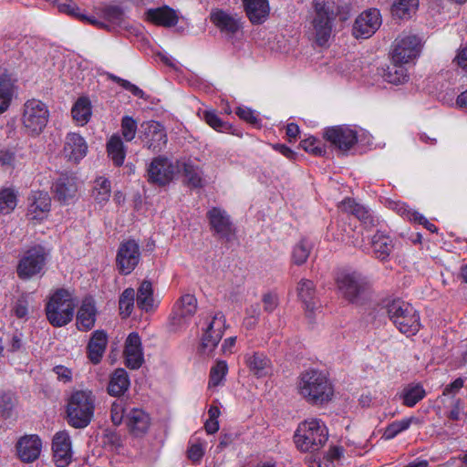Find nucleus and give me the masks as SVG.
<instances>
[{"instance_id": "f257e3e1", "label": "nucleus", "mask_w": 467, "mask_h": 467, "mask_svg": "<svg viewBox=\"0 0 467 467\" xmlns=\"http://www.w3.org/2000/svg\"><path fill=\"white\" fill-rule=\"evenodd\" d=\"M312 8L307 35L317 46L324 47L331 38L336 17L339 16L341 21H346L348 16L341 14L332 0H313Z\"/></svg>"}, {"instance_id": "f03ea898", "label": "nucleus", "mask_w": 467, "mask_h": 467, "mask_svg": "<svg viewBox=\"0 0 467 467\" xmlns=\"http://www.w3.org/2000/svg\"><path fill=\"white\" fill-rule=\"evenodd\" d=\"M296 389L298 394L311 405H324L334 396V388L325 373L309 369L300 374Z\"/></svg>"}, {"instance_id": "7ed1b4c3", "label": "nucleus", "mask_w": 467, "mask_h": 467, "mask_svg": "<svg viewBox=\"0 0 467 467\" xmlns=\"http://www.w3.org/2000/svg\"><path fill=\"white\" fill-rule=\"evenodd\" d=\"M96 397L89 389L71 393L67 405V422L76 429L87 427L94 415Z\"/></svg>"}, {"instance_id": "20e7f679", "label": "nucleus", "mask_w": 467, "mask_h": 467, "mask_svg": "<svg viewBox=\"0 0 467 467\" xmlns=\"http://www.w3.org/2000/svg\"><path fill=\"white\" fill-rule=\"evenodd\" d=\"M295 443L301 451H316L327 441L328 432L325 423L317 418H308L297 426Z\"/></svg>"}, {"instance_id": "39448f33", "label": "nucleus", "mask_w": 467, "mask_h": 467, "mask_svg": "<svg viewBox=\"0 0 467 467\" xmlns=\"http://www.w3.org/2000/svg\"><path fill=\"white\" fill-rule=\"evenodd\" d=\"M387 313L400 333L410 337L420 331L421 327L420 314L411 304L400 298L394 299L388 304Z\"/></svg>"}, {"instance_id": "423d86ee", "label": "nucleus", "mask_w": 467, "mask_h": 467, "mask_svg": "<svg viewBox=\"0 0 467 467\" xmlns=\"http://www.w3.org/2000/svg\"><path fill=\"white\" fill-rule=\"evenodd\" d=\"M75 301L71 293L65 289L57 290L46 306L47 320L54 327H64L68 324L74 316Z\"/></svg>"}, {"instance_id": "0eeeda50", "label": "nucleus", "mask_w": 467, "mask_h": 467, "mask_svg": "<svg viewBox=\"0 0 467 467\" xmlns=\"http://www.w3.org/2000/svg\"><path fill=\"white\" fill-rule=\"evenodd\" d=\"M181 171V161H173L165 156H158L147 166V180L150 183L163 187L171 183Z\"/></svg>"}, {"instance_id": "6e6552de", "label": "nucleus", "mask_w": 467, "mask_h": 467, "mask_svg": "<svg viewBox=\"0 0 467 467\" xmlns=\"http://www.w3.org/2000/svg\"><path fill=\"white\" fill-rule=\"evenodd\" d=\"M420 39L415 35L399 36L391 46L390 57L394 64H408L419 57Z\"/></svg>"}, {"instance_id": "1a4fd4ad", "label": "nucleus", "mask_w": 467, "mask_h": 467, "mask_svg": "<svg viewBox=\"0 0 467 467\" xmlns=\"http://www.w3.org/2000/svg\"><path fill=\"white\" fill-rule=\"evenodd\" d=\"M339 293L349 302H358L368 288L364 277L356 272H341L337 277Z\"/></svg>"}, {"instance_id": "9d476101", "label": "nucleus", "mask_w": 467, "mask_h": 467, "mask_svg": "<svg viewBox=\"0 0 467 467\" xmlns=\"http://www.w3.org/2000/svg\"><path fill=\"white\" fill-rule=\"evenodd\" d=\"M197 310V300L193 295L182 296L173 306L170 317V327L173 332L182 330Z\"/></svg>"}, {"instance_id": "9b49d317", "label": "nucleus", "mask_w": 467, "mask_h": 467, "mask_svg": "<svg viewBox=\"0 0 467 467\" xmlns=\"http://www.w3.org/2000/svg\"><path fill=\"white\" fill-rule=\"evenodd\" d=\"M47 252L41 245H36L26 251L19 261L17 274L21 278H30L42 271Z\"/></svg>"}, {"instance_id": "f8f14e48", "label": "nucleus", "mask_w": 467, "mask_h": 467, "mask_svg": "<svg viewBox=\"0 0 467 467\" xmlns=\"http://www.w3.org/2000/svg\"><path fill=\"white\" fill-rule=\"evenodd\" d=\"M140 261L139 244L132 239L122 242L116 255V266L121 275H130Z\"/></svg>"}, {"instance_id": "ddd939ff", "label": "nucleus", "mask_w": 467, "mask_h": 467, "mask_svg": "<svg viewBox=\"0 0 467 467\" xmlns=\"http://www.w3.org/2000/svg\"><path fill=\"white\" fill-rule=\"evenodd\" d=\"M140 132L144 146L153 152H159L166 146L167 134L160 122L154 119L143 121Z\"/></svg>"}, {"instance_id": "4468645a", "label": "nucleus", "mask_w": 467, "mask_h": 467, "mask_svg": "<svg viewBox=\"0 0 467 467\" xmlns=\"http://www.w3.org/2000/svg\"><path fill=\"white\" fill-rule=\"evenodd\" d=\"M324 139L341 151H348L358 142L357 131L348 126H334L325 129Z\"/></svg>"}, {"instance_id": "2eb2a0df", "label": "nucleus", "mask_w": 467, "mask_h": 467, "mask_svg": "<svg viewBox=\"0 0 467 467\" xmlns=\"http://www.w3.org/2000/svg\"><path fill=\"white\" fill-rule=\"evenodd\" d=\"M381 16L379 10L371 8L361 13L355 20L352 33L356 38H368L379 28Z\"/></svg>"}, {"instance_id": "dca6fc26", "label": "nucleus", "mask_w": 467, "mask_h": 467, "mask_svg": "<svg viewBox=\"0 0 467 467\" xmlns=\"http://www.w3.org/2000/svg\"><path fill=\"white\" fill-rule=\"evenodd\" d=\"M208 216L211 230L220 239L230 242L235 238L236 229L224 210L213 208L209 212Z\"/></svg>"}, {"instance_id": "f3484780", "label": "nucleus", "mask_w": 467, "mask_h": 467, "mask_svg": "<svg viewBox=\"0 0 467 467\" xmlns=\"http://www.w3.org/2000/svg\"><path fill=\"white\" fill-rule=\"evenodd\" d=\"M51 198L46 192H32L27 198L26 217L31 221H42L50 212Z\"/></svg>"}, {"instance_id": "a211bd4d", "label": "nucleus", "mask_w": 467, "mask_h": 467, "mask_svg": "<svg viewBox=\"0 0 467 467\" xmlns=\"http://www.w3.org/2000/svg\"><path fill=\"white\" fill-rule=\"evenodd\" d=\"M18 458L23 462H33L40 456L42 441L36 434L22 436L16 444Z\"/></svg>"}, {"instance_id": "6ab92c4d", "label": "nucleus", "mask_w": 467, "mask_h": 467, "mask_svg": "<svg viewBox=\"0 0 467 467\" xmlns=\"http://www.w3.org/2000/svg\"><path fill=\"white\" fill-rule=\"evenodd\" d=\"M52 450L54 462L57 467H67L71 462V441L67 431H59L55 434Z\"/></svg>"}, {"instance_id": "aec40b11", "label": "nucleus", "mask_w": 467, "mask_h": 467, "mask_svg": "<svg viewBox=\"0 0 467 467\" xmlns=\"http://www.w3.org/2000/svg\"><path fill=\"white\" fill-rule=\"evenodd\" d=\"M88 153V144L78 133H68L63 148L64 157L74 163H78Z\"/></svg>"}, {"instance_id": "412c9836", "label": "nucleus", "mask_w": 467, "mask_h": 467, "mask_svg": "<svg viewBox=\"0 0 467 467\" xmlns=\"http://www.w3.org/2000/svg\"><path fill=\"white\" fill-rule=\"evenodd\" d=\"M98 310L92 297H85L76 315V326L80 331L93 328L97 319Z\"/></svg>"}, {"instance_id": "4be33fe9", "label": "nucleus", "mask_w": 467, "mask_h": 467, "mask_svg": "<svg viewBox=\"0 0 467 467\" xmlns=\"http://www.w3.org/2000/svg\"><path fill=\"white\" fill-rule=\"evenodd\" d=\"M124 357L126 365L131 369L139 368L143 363L141 340L137 333H130L125 342Z\"/></svg>"}, {"instance_id": "5701e85b", "label": "nucleus", "mask_w": 467, "mask_h": 467, "mask_svg": "<svg viewBox=\"0 0 467 467\" xmlns=\"http://www.w3.org/2000/svg\"><path fill=\"white\" fill-rule=\"evenodd\" d=\"M244 360L250 373L256 378H263L271 372V360L259 351H249L244 354Z\"/></svg>"}, {"instance_id": "b1692460", "label": "nucleus", "mask_w": 467, "mask_h": 467, "mask_svg": "<svg viewBox=\"0 0 467 467\" xmlns=\"http://www.w3.org/2000/svg\"><path fill=\"white\" fill-rule=\"evenodd\" d=\"M126 425L134 436L145 434L150 425V415L141 409H130L126 414Z\"/></svg>"}, {"instance_id": "393cba45", "label": "nucleus", "mask_w": 467, "mask_h": 467, "mask_svg": "<svg viewBox=\"0 0 467 467\" xmlns=\"http://www.w3.org/2000/svg\"><path fill=\"white\" fill-rule=\"evenodd\" d=\"M55 197L63 203L71 202L77 194V181L73 175L62 174L54 183Z\"/></svg>"}, {"instance_id": "a878e982", "label": "nucleus", "mask_w": 467, "mask_h": 467, "mask_svg": "<svg viewBox=\"0 0 467 467\" xmlns=\"http://www.w3.org/2000/svg\"><path fill=\"white\" fill-rule=\"evenodd\" d=\"M145 16L150 23L163 27L174 26L179 21L177 12L168 5L149 9L145 13Z\"/></svg>"}, {"instance_id": "bb28decb", "label": "nucleus", "mask_w": 467, "mask_h": 467, "mask_svg": "<svg viewBox=\"0 0 467 467\" xmlns=\"http://www.w3.org/2000/svg\"><path fill=\"white\" fill-rule=\"evenodd\" d=\"M245 14L254 25L263 24L268 17L270 6L268 0H242Z\"/></svg>"}, {"instance_id": "cd10ccee", "label": "nucleus", "mask_w": 467, "mask_h": 467, "mask_svg": "<svg viewBox=\"0 0 467 467\" xmlns=\"http://www.w3.org/2000/svg\"><path fill=\"white\" fill-rule=\"evenodd\" d=\"M16 93V79L7 73L0 75V114L8 109Z\"/></svg>"}, {"instance_id": "c85d7f7f", "label": "nucleus", "mask_w": 467, "mask_h": 467, "mask_svg": "<svg viewBox=\"0 0 467 467\" xmlns=\"http://www.w3.org/2000/svg\"><path fill=\"white\" fill-rule=\"evenodd\" d=\"M108 344V336L103 330H96L88 341V358L93 364H99L104 355Z\"/></svg>"}, {"instance_id": "c756f323", "label": "nucleus", "mask_w": 467, "mask_h": 467, "mask_svg": "<svg viewBox=\"0 0 467 467\" xmlns=\"http://www.w3.org/2000/svg\"><path fill=\"white\" fill-rule=\"evenodd\" d=\"M296 294L306 311L313 312L317 308L316 287L313 281L301 279L296 285Z\"/></svg>"}, {"instance_id": "7c9ffc66", "label": "nucleus", "mask_w": 467, "mask_h": 467, "mask_svg": "<svg viewBox=\"0 0 467 467\" xmlns=\"http://www.w3.org/2000/svg\"><path fill=\"white\" fill-rule=\"evenodd\" d=\"M211 21L222 31L227 34H234L241 28L240 19L222 10L211 13Z\"/></svg>"}, {"instance_id": "2f4dec72", "label": "nucleus", "mask_w": 467, "mask_h": 467, "mask_svg": "<svg viewBox=\"0 0 467 467\" xmlns=\"http://www.w3.org/2000/svg\"><path fill=\"white\" fill-rule=\"evenodd\" d=\"M130 387L128 373L123 368L116 369L109 378L108 393L110 396L119 397L124 394Z\"/></svg>"}, {"instance_id": "473e14b6", "label": "nucleus", "mask_w": 467, "mask_h": 467, "mask_svg": "<svg viewBox=\"0 0 467 467\" xmlns=\"http://www.w3.org/2000/svg\"><path fill=\"white\" fill-rule=\"evenodd\" d=\"M225 327V319L221 312L214 314L212 321L206 327V348L209 343L214 347L223 337Z\"/></svg>"}, {"instance_id": "72a5a7b5", "label": "nucleus", "mask_w": 467, "mask_h": 467, "mask_svg": "<svg viewBox=\"0 0 467 467\" xmlns=\"http://www.w3.org/2000/svg\"><path fill=\"white\" fill-rule=\"evenodd\" d=\"M109 158L117 167L123 165L126 158V148L123 141L118 134L112 135L106 145Z\"/></svg>"}, {"instance_id": "f704fd0d", "label": "nucleus", "mask_w": 467, "mask_h": 467, "mask_svg": "<svg viewBox=\"0 0 467 467\" xmlns=\"http://www.w3.org/2000/svg\"><path fill=\"white\" fill-rule=\"evenodd\" d=\"M419 0H395L391 5V16L395 19L409 20L416 13Z\"/></svg>"}, {"instance_id": "c9c22d12", "label": "nucleus", "mask_w": 467, "mask_h": 467, "mask_svg": "<svg viewBox=\"0 0 467 467\" xmlns=\"http://www.w3.org/2000/svg\"><path fill=\"white\" fill-rule=\"evenodd\" d=\"M426 391L422 385L409 384L403 388V389L398 394L399 399L401 400L402 404L406 407L412 408L419 401L424 399Z\"/></svg>"}, {"instance_id": "e433bc0d", "label": "nucleus", "mask_w": 467, "mask_h": 467, "mask_svg": "<svg viewBox=\"0 0 467 467\" xmlns=\"http://www.w3.org/2000/svg\"><path fill=\"white\" fill-rule=\"evenodd\" d=\"M371 245L376 257L380 260L386 259L394 247L391 238L382 232H377L373 235Z\"/></svg>"}, {"instance_id": "4c0bfd02", "label": "nucleus", "mask_w": 467, "mask_h": 467, "mask_svg": "<svg viewBox=\"0 0 467 467\" xmlns=\"http://www.w3.org/2000/svg\"><path fill=\"white\" fill-rule=\"evenodd\" d=\"M228 373V364L224 360H216L210 368L208 389H214L223 386Z\"/></svg>"}, {"instance_id": "58836bf2", "label": "nucleus", "mask_w": 467, "mask_h": 467, "mask_svg": "<svg viewBox=\"0 0 467 467\" xmlns=\"http://www.w3.org/2000/svg\"><path fill=\"white\" fill-rule=\"evenodd\" d=\"M138 306L145 311L152 309L154 304L152 285L149 281H143L137 293Z\"/></svg>"}, {"instance_id": "ea45409f", "label": "nucleus", "mask_w": 467, "mask_h": 467, "mask_svg": "<svg viewBox=\"0 0 467 467\" xmlns=\"http://www.w3.org/2000/svg\"><path fill=\"white\" fill-rule=\"evenodd\" d=\"M417 422L418 420L415 417H410L400 420H395L386 427L383 432V438L385 440H391L400 432L407 431L412 423Z\"/></svg>"}, {"instance_id": "a19ab883", "label": "nucleus", "mask_w": 467, "mask_h": 467, "mask_svg": "<svg viewBox=\"0 0 467 467\" xmlns=\"http://www.w3.org/2000/svg\"><path fill=\"white\" fill-rule=\"evenodd\" d=\"M182 170H183L185 182L191 188H199L202 186L201 170L191 161H182Z\"/></svg>"}, {"instance_id": "79ce46f5", "label": "nucleus", "mask_w": 467, "mask_h": 467, "mask_svg": "<svg viewBox=\"0 0 467 467\" xmlns=\"http://www.w3.org/2000/svg\"><path fill=\"white\" fill-rule=\"evenodd\" d=\"M403 64H394L388 67L384 78L391 84L399 85L406 82L409 78L407 70L402 67Z\"/></svg>"}, {"instance_id": "37998d69", "label": "nucleus", "mask_w": 467, "mask_h": 467, "mask_svg": "<svg viewBox=\"0 0 467 467\" xmlns=\"http://www.w3.org/2000/svg\"><path fill=\"white\" fill-rule=\"evenodd\" d=\"M47 106L41 100L28 99L24 105V117H48Z\"/></svg>"}, {"instance_id": "c03bdc74", "label": "nucleus", "mask_w": 467, "mask_h": 467, "mask_svg": "<svg viewBox=\"0 0 467 467\" xmlns=\"http://www.w3.org/2000/svg\"><path fill=\"white\" fill-rule=\"evenodd\" d=\"M17 204V196L13 189L5 188L0 191V213H10Z\"/></svg>"}, {"instance_id": "a18cd8bd", "label": "nucleus", "mask_w": 467, "mask_h": 467, "mask_svg": "<svg viewBox=\"0 0 467 467\" xmlns=\"http://www.w3.org/2000/svg\"><path fill=\"white\" fill-rule=\"evenodd\" d=\"M110 182L108 179L99 177L95 181L93 188V196L98 202L109 201L110 197Z\"/></svg>"}, {"instance_id": "49530a36", "label": "nucleus", "mask_w": 467, "mask_h": 467, "mask_svg": "<svg viewBox=\"0 0 467 467\" xmlns=\"http://www.w3.org/2000/svg\"><path fill=\"white\" fill-rule=\"evenodd\" d=\"M310 251L311 245L306 240L299 241L293 248L292 262L296 265L305 264L310 254Z\"/></svg>"}, {"instance_id": "de8ad7c7", "label": "nucleus", "mask_w": 467, "mask_h": 467, "mask_svg": "<svg viewBox=\"0 0 467 467\" xmlns=\"http://www.w3.org/2000/svg\"><path fill=\"white\" fill-rule=\"evenodd\" d=\"M135 300V291L133 288H127L123 291L119 297V306L120 315L128 317L133 309Z\"/></svg>"}, {"instance_id": "09e8293b", "label": "nucleus", "mask_w": 467, "mask_h": 467, "mask_svg": "<svg viewBox=\"0 0 467 467\" xmlns=\"http://www.w3.org/2000/svg\"><path fill=\"white\" fill-rule=\"evenodd\" d=\"M388 207L410 222L414 221V217H416L419 213L410 209L406 203L400 201H388Z\"/></svg>"}, {"instance_id": "8fccbe9b", "label": "nucleus", "mask_w": 467, "mask_h": 467, "mask_svg": "<svg viewBox=\"0 0 467 467\" xmlns=\"http://www.w3.org/2000/svg\"><path fill=\"white\" fill-rule=\"evenodd\" d=\"M91 113V102L87 97L79 98L71 109V117H90Z\"/></svg>"}, {"instance_id": "3c124183", "label": "nucleus", "mask_w": 467, "mask_h": 467, "mask_svg": "<svg viewBox=\"0 0 467 467\" xmlns=\"http://www.w3.org/2000/svg\"><path fill=\"white\" fill-rule=\"evenodd\" d=\"M103 14L107 20L119 26L123 23L125 18L124 10L119 5H107Z\"/></svg>"}, {"instance_id": "603ef678", "label": "nucleus", "mask_w": 467, "mask_h": 467, "mask_svg": "<svg viewBox=\"0 0 467 467\" xmlns=\"http://www.w3.org/2000/svg\"><path fill=\"white\" fill-rule=\"evenodd\" d=\"M300 146L304 150L310 152L316 156H322L326 152L325 148L314 137L303 140L300 142Z\"/></svg>"}, {"instance_id": "864d4df0", "label": "nucleus", "mask_w": 467, "mask_h": 467, "mask_svg": "<svg viewBox=\"0 0 467 467\" xmlns=\"http://www.w3.org/2000/svg\"><path fill=\"white\" fill-rule=\"evenodd\" d=\"M26 132L30 135L39 134L47 125V119H23Z\"/></svg>"}, {"instance_id": "5fc2aeb1", "label": "nucleus", "mask_w": 467, "mask_h": 467, "mask_svg": "<svg viewBox=\"0 0 467 467\" xmlns=\"http://www.w3.org/2000/svg\"><path fill=\"white\" fill-rule=\"evenodd\" d=\"M208 414L209 420H206V433L213 434L219 430L218 418L221 410L218 406H211Z\"/></svg>"}, {"instance_id": "6e6d98bb", "label": "nucleus", "mask_w": 467, "mask_h": 467, "mask_svg": "<svg viewBox=\"0 0 467 467\" xmlns=\"http://www.w3.org/2000/svg\"><path fill=\"white\" fill-rule=\"evenodd\" d=\"M111 420L115 425H119L127 414L125 403L123 400H116L111 405L110 410Z\"/></svg>"}, {"instance_id": "4d7b16f0", "label": "nucleus", "mask_w": 467, "mask_h": 467, "mask_svg": "<svg viewBox=\"0 0 467 467\" xmlns=\"http://www.w3.org/2000/svg\"><path fill=\"white\" fill-rule=\"evenodd\" d=\"M137 132V123L134 119H122L121 133L126 141H130L135 138Z\"/></svg>"}, {"instance_id": "13d9d810", "label": "nucleus", "mask_w": 467, "mask_h": 467, "mask_svg": "<svg viewBox=\"0 0 467 467\" xmlns=\"http://www.w3.org/2000/svg\"><path fill=\"white\" fill-rule=\"evenodd\" d=\"M206 123L209 124L213 130L220 132L235 133L230 124L225 119H206Z\"/></svg>"}, {"instance_id": "bf43d9fd", "label": "nucleus", "mask_w": 467, "mask_h": 467, "mask_svg": "<svg viewBox=\"0 0 467 467\" xmlns=\"http://www.w3.org/2000/svg\"><path fill=\"white\" fill-rule=\"evenodd\" d=\"M190 442L191 446L188 450V457L193 462H199L203 454L202 445L198 442L197 437H192Z\"/></svg>"}, {"instance_id": "052dcab7", "label": "nucleus", "mask_w": 467, "mask_h": 467, "mask_svg": "<svg viewBox=\"0 0 467 467\" xmlns=\"http://www.w3.org/2000/svg\"><path fill=\"white\" fill-rule=\"evenodd\" d=\"M264 309L267 312L274 311L278 306V296L274 293H267L264 295L263 298Z\"/></svg>"}, {"instance_id": "680f3d73", "label": "nucleus", "mask_w": 467, "mask_h": 467, "mask_svg": "<svg viewBox=\"0 0 467 467\" xmlns=\"http://www.w3.org/2000/svg\"><path fill=\"white\" fill-rule=\"evenodd\" d=\"M358 206L359 203H357L353 199L346 198L338 204L337 208L343 213H351L354 215L355 210Z\"/></svg>"}, {"instance_id": "e2e57ef3", "label": "nucleus", "mask_w": 467, "mask_h": 467, "mask_svg": "<svg viewBox=\"0 0 467 467\" xmlns=\"http://www.w3.org/2000/svg\"><path fill=\"white\" fill-rule=\"evenodd\" d=\"M358 220L363 222L365 224H373V218L370 213L362 205L359 204L355 210L354 214Z\"/></svg>"}, {"instance_id": "0e129e2a", "label": "nucleus", "mask_w": 467, "mask_h": 467, "mask_svg": "<svg viewBox=\"0 0 467 467\" xmlns=\"http://www.w3.org/2000/svg\"><path fill=\"white\" fill-rule=\"evenodd\" d=\"M14 407V398L10 394H3L0 396V409L7 414Z\"/></svg>"}, {"instance_id": "69168bd1", "label": "nucleus", "mask_w": 467, "mask_h": 467, "mask_svg": "<svg viewBox=\"0 0 467 467\" xmlns=\"http://www.w3.org/2000/svg\"><path fill=\"white\" fill-rule=\"evenodd\" d=\"M271 146L275 151H278L288 160H294L296 157L295 151H293L289 147H287L285 144L275 143L272 144Z\"/></svg>"}, {"instance_id": "338daca9", "label": "nucleus", "mask_w": 467, "mask_h": 467, "mask_svg": "<svg viewBox=\"0 0 467 467\" xmlns=\"http://www.w3.org/2000/svg\"><path fill=\"white\" fill-rule=\"evenodd\" d=\"M463 386V380L462 379H456L453 382L447 385L443 389V395H453L458 392Z\"/></svg>"}, {"instance_id": "774afa93", "label": "nucleus", "mask_w": 467, "mask_h": 467, "mask_svg": "<svg viewBox=\"0 0 467 467\" xmlns=\"http://www.w3.org/2000/svg\"><path fill=\"white\" fill-rule=\"evenodd\" d=\"M459 67L467 71V47H462L455 57Z\"/></svg>"}]
</instances>
